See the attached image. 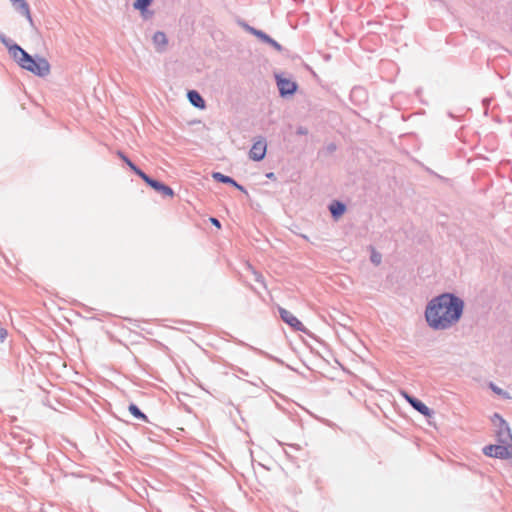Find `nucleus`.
I'll use <instances>...</instances> for the list:
<instances>
[{
	"instance_id": "obj_27",
	"label": "nucleus",
	"mask_w": 512,
	"mask_h": 512,
	"mask_svg": "<svg viewBox=\"0 0 512 512\" xmlns=\"http://www.w3.org/2000/svg\"><path fill=\"white\" fill-rule=\"evenodd\" d=\"M210 221H211L212 225H214L215 227H217V228L221 227V222L217 218L211 217Z\"/></svg>"
},
{
	"instance_id": "obj_22",
	"label": "nucleus",
	"mask_w": 512,
	"mask_h": 512,
	"mask_svg": "<svg viewBox=\"0 0 512 512\" xmlns=\"http://www.w3.org/2000/svg\"><path fill=\"white\" fill-rule=\"evenodd\" d=\"M242 27L247 31L249 32L250 34H252L253 36H255V32L256 31H260V29H257L253 26H250L249 24H247L246 22H242L241 23Z\"/></svg>"
},
{
	"instance_id": "obj_3",
	"label": "nucleus",
	"mask_w": 512,
	"mask_h": 512,
	"mask_svg": "<svg viewBox=\"0 0 512 512\" xmlns=\"http://www.w3.org/2000/svg\"><path fill=\"white\" fill-rule=\"evenodd\" d=\"M482 452L485 456L491 458H497L501 460L512 459V447L502 443L486 445L483 447Z\"/></svg>"
},
{
	"instance_id": "obj_32",
	"label": "nucleus",
	"mask_w": 512,
	"mask_h": 512,
	"mask_svg": "<svg viewBox=\"0 0 512 512\" xmlns=\"http://www.w3.org/2000/svg\"><path fill=\"white\" fill-rule=\"evenodd\" d=\"M131 170L132 168L134 167L135 163L131 161V159H127L125 162H124Z\"/></svg>"
},
{
	"instance_id": "obj_29",
	"label": "nucleus",
	"mask_w": 512,
	"mask_h": 512,
	"mask_svg": "<svg viewBox=\"0 0 512 512\" xmlns=\"http://www.w3.org/2000/svg\"><path fill=\"white\" fill-rule=\"evenodd\" d=\"M327 150L329 152H334L336 150V145L334 143H330L328 146H327Z\"/></svg>"
},
{
	"instance_id": "obj_21",
	"label": "nucleus",
	"mask_w": 512,
	"mask_h": 512,
	"mask_svg": "<svg viewBox=\"0 0 512 512\" xmlns=\"http://www.w3.org/2000/svg\"><path fill=\"white\" fill-rule=\"evenodd\" d=\"M492 422L496 424L498 422V425L503 426L505 423H508L499 413L495 412L491 418Z\"/></svg>"
},
{
	"instance_id": "obj_19",
	"label": "nucleus",
	"mask_w": 512,
	"mask_h": 512,
	"mask_svg": "<svg viewBox=\"0 0 512 512\" xmlns=\"http://www.w3.org/2000/svg\"><path fill=\"white\" fill-rule=\"evenodd\" d=\"M370 261L375 265L378 266L381 264L382 261V255L377 252L374 248H372L371 255H370Z\"/></svg>"
},
{
	"instance_id": "obj_7",
	"label": "nucleus",
	"mask_w": 512,
	"mask_h": 512,
	"mask_svg": "<svg viewBox=\"0 0 512 512\" xmlns=\"http://www.w3.org/2000/svg\"><path fill=\"white\" fill-rule=\"evenodd\" d=\"M145 183L147 186H149L154 191H156L157 193L161 194L164 197L173 198L175 195L174 190L170 186L151 176L147 178Z\"/></svg>"
},
{
	"instance_id": "obj_13",
	"label": "nucleus",
	"mask_w": 512,
	"mask_h": 512,
	"mask_svg": "<svg viewBox=\"0 0 512 512\" xmlns=\"http://www.w3.org/2000/svg\"><path fill=\"white\" fill-rule=\"evenodd\" d=\"M255 37L262 43L270 45L278 52H282L284 50V47L279 42H277L275 39H273L270 35H268L263 30L256 31Z\"/></svg>"
},
{
	"instance_id": "obj_6",
	"label": "nucleus",
	"mask_w": 512,
	"mask_h": 512,
	"mask_svg": "<svg viewBox=\"0 0 512 512\" xmlns=\"http://www.w3.org/2000/svg\"><path fill=\"white\" fill-rule=\"evenodd\" d=\"M401 395L404 399L411 405V407L416 410L418 413L423 415L426 418H430L433 416L434 411L429 408L423 401L418 399L417 397L411 395L407 391L402 390Z\"/></svg>"
},
{
	"instance_id": "obj_35",
	"label": "nucleus",
	"mask_w": 512,
	"mask_h": 512,
	"mask_svg": "<svg viewBox=\"0 0 512 512\" xmlns=\"http://www.w3.org/2000/svg\"><path fill=\"white\" fill-rule=\"evenodd\" d=\"M285 454L288 456V457H291L290 454L288 453V451H285Z\"/></svg>"
},
{
	"instance_id": "obj_11",
	"label": "nucleus",
	"mask_w": 512,
	"mask_h": 512,
	"mask_svg": "<svg viewBox=\"0 0 512 512\" xmlns=\"http://www.w3.org/2000/svg\"><path fill=\"white\" fill-rule=\"evenodd\" d=\"M331 217L337 221L339 220L347 211L346 204L341 200H332L328 206Z\"/></svg>"
},
{
	"instance_id": "obj_31",
	"label": "nucleus",
	"mask_w": 512,
	"mask_h": 512,
	"mask_svg": "<svg viewBox=\"0 0 512 512\" xmlns=\"http://www.w3.org/2000/svg\"><path fill=\"white\" fill-rule=\"evenodd\" d=\"M131 170L132 168L134 167L135 163L131 161V159H127L125 162H124Z\"/></svg>"
},
{
	"instance_id": "obj_8",
	"label": "nucleus",
	"mask_w": 512,
	"mask_h": 512,
	"mask_svg": "<svg viewBox=\"0 0 512 512\" xmlns=\"http://www.w3.org/2000/svg\"><path fill=\"white\" fill-rule=\"evenodd\" d=\"M267 152V143L265 139H260L253 143L250 151L249 158L255 162L262 161Z\"/></svg>"
},
{
	"instance_id": "obj_30",
	"label": "nucleus",
	"mask_w": 512,
	"mask_h": 512,
	"mask_svg": "<svg viewBox=\"0 0 512 512\" xmlns=\"http://www.w3.org/2000/svg\"><path fill=\"white\" fill-rule=\"evenodd\" d=\"M131 170L132 168L134 167L135 163L131 161V159H127L125 162H124Z\"/></svg>"
},
{
	"instance_id": "obj_1",
	"label": "nucleus",
	"mask_w": 512,
	"mask_h": 512,
	"mask_svg": "<svg viewBox=\"0 0 512 512\" xmlns=\"http://www.w3.org/2000/svg\"><path fill=\"white\" fill-rule=\"evenodd\" d=\"M464 300L452 292H443L428 301L425 321L432 330H447L456 325L463 316Z\"/></svg>"
},
{
	"instance_id": "obj_16",
	"label": "nucleus",
	"mask_w": 512,
	"mask_h": 512,
	"mask_svg": "<svg viewBox=\"0 0 512 512\" xmlns=\"http://www.w3.org/2000/svg\"><path fill=\"white\" fill-rule=\"evenodd\" d=\"M128 411L134 418L143 422H149L147 415L135 403L129 404Z\"/></svg>"
},
{
	"instance_id": "obj_28",
	"label": "nucleus",
	"mask_w": 512,
	"mask_h": 512,
	"mask_svg": "<svg viewBox=\"0 0 512 512\" xmlns=\"http://www.w3.org/2000/svg\"><path fill=\"white\" fill-rule=\"evenodd\" d=\"M266 177L270 180H276V175L274 172H268L266 173Z\"/></svg>"
},
{
	"instance_id": "obj_4",
	"label": "nucleus",
	"mask_w": 512,
	"mask_h": 512,
	"mask_svg": "<svg viewBox=\"0 0 512 512\" xmlns=\"http://www.w3.org/2000/svg\"><path fill=\"white\" fill-rule=\"evenodd\" d=\"M276 84L281 98L292 97L298 90V83L290 78H286L281 74L275 75Z\"/></svg>"
},
{
	"instance_id": "obj_17",
	"label": "nucleus",
	"mask_w": 512,
	"mask_h": 512,
	"mask_svg": "<svg viewBox=\"0 0 512 512\" xmlns=\"http://www.w3.org/2000/svg\"><path fill=\"white\" fill-rule=\"evenodd\" d=\"M153 3V0H135L133 3V7L135 10L141 12L144 16L145 12L148 11L149 6Z\"/></svg>"
},
{
	"instance_id": "obj_10",
	"label": "nucleus",
	"mask_w": 512,
	"mask_h": 512,
	"mask_svg": "<svg viewBox=\"0 0 512 512\" xmlns=\"http://www.w3.org/2000/svg\"><path fill=\"white\" fill-rule=\"evenodd\" d=\"M497 442L512 447V432L508 423L498 425L496 430Z\"/></svg>"
},
{
	"instance_id": "obj_33",
	"label": "nucleus",
	"mask_w": 512,
	"mask_h": 512,
	"mask_svg": "<svg viewBox=\"0 0 512 512\" xmlns=\"http://www.w3.org/2000/svg\"><path fill=\"white\" fill-rule=\"evenodd\" d=\"M289 447L293 448V449H296V450H299L300 449V446L297 445V444H290Z\"/></svg>"
},
{
	"instance_id": "obj_20",
	"label": "nucleus",
	"mask_w": 512,
	"mask_h": 512,
	"mask_svg": "<svg viewBox=\"0 0 512 512\" xmlns=\"http://www.w3.org/2000/svg\"><path fill=\"white\" fill-rule=\"evenodd\" d=\"M131 171H133V173L140 177L144 182L150 176L147 173H145L141 168H139L136 164L134 165Z\"/></svg>"
},
{
	"instance_id": "obj_18",
	"label": "nucleus",
	"mask_w": 512,
	"mask_h": 512,
	"mask_svg": "<svg viewBox=\"0 0 512 512\" xmlns=\"http://www.w3.org/2000/svg\"><path fill=\"white\" fill-rule=\"evenodd\" d=\"M488 386L492 390V392L495 393L496 395H499L504 399H510L509 393L507 391L503 390L502 388L498 387L495 383L490 382Z\"/></svg>"
},
{
	"instance_id": "obj_9",
	"label": "nucleus",
	"mask_w": 512,
	"mask_h": 512,
	"mask_svg": "<svg viewBox=\"0 0 512 512\" xmlns=\"http://www.w3.org/2000/svg\"><path fill=\"white\" fill-rule=\"evenodd\" d=\"M212 178L218 182V183H222V184H227V185H230L234 188H236L237 190L241 191L242 193H245V194H248V191L247 189L241 185L240 183H238L233 177L231 176H228V175H225L221 172H213L212 173Z\"/></svg>"
},
{
	"instance_id": "obj_14",
	"label": "nucleus",
	"mask_w": 512,
	"mask_h": 512,
	"mask_svg": "<svg viewBox=\"0 0 512 512\" xmlns=\"http://www.w3.org/2000/svg\"><path fill=\"white\" fill-rule=\"evenodd\" d=\"M13 7L21 15L25 16L29 23L33 26V19L30 12V7L26 0H10Z\"/></svg>"
},
{
	"instance_id": "obj_2",
	"label": "nucleus",
	"mask_w": 512,
	"mask_h": 512,
	"mask_svg": "<svg viewBox=\"0 0 512 512\" xmlns=\"http://www.w3.org/2000/svg\"><path fill=\"white\" fill-rule=\"evenodd\" d=\"M0 43L8 50L13 60L24 70L38 77L49 75L51 66L48 60L39 54L31 55L19 44L0 31Z\"/></svg>"
},
{
	"instance_id": "obj_23",
	"label": "nucleus",
	"mask_w": 512,
	"mask_h": 512,
	"mask_svg": "<svg viewBox=\"0 0 512 512\" xmlns=\"http://www.w3.org/2000/svg\"><path fill=\"white\" fill-rule=\"evenodd\" d=\"M253 349H254V351H256L257 353H259L260 355H263V356H265V357H267V358H269V359H271V360H274V361H276L277 363H282V361H281L280 359H278V358H276V357H273V356L269 355L268 353H266V352H264V351H262V350H260V349H255V348H253Z\"/></svg>"
},
{
	"instance_id": "obj_25",
	"label": "nucleus",
	"mask_w": 512,
	"mask_h": 512,
	"mask_svg": "<svg viewBox=\"0 0 512 512\" xmlns=\"http://www.w3.org/2000/svg\"><path fill=\"white\" fill-rule=\"evenodd\" d=\"M7 334V330L4 327L0 326V343H3L5 341Z\"/></svg>"
},
{
	"instance_id": "obj_34",
	"label": "nucleus",
	"mask_w": 512,
	"mask_h": 512,
	"mask_svg": "<svg viewBox=\"0 0 512 512\" xmlns=\"http://www.w3.org/2000/svg\"><path fill=\"white\" fill-rule=\"evenodd\" d=\"M448 116L453 118V119L455 118V116L451 112H448Z\"/></svg>"
},
{
	"instance_id": "obj_26",
	"label": "nucleus",
	"mask_w": 512,
	"mask_h": 512,
	"mask_svg": "<svg viewBox=\"0 0 512 512\" xmlns=\"http://www.w3.org/2000/svg\"><path fill=\"white\" fill-rule=\"evenodd\" d=\"M117 155L118 157L123 161L125 162L127 159H129V157L122 151L118 150L117 151Z\"/></svg>"
},
{
	"instance_id": "obj_24",
	"label": "nucleus",
	"mask_w": 512,
	"mask_h": 512,
	"mask_svg": "<svg viewBox=\"0 0 512 512\" xmlns=\"http://www.w3.org/2000/svg\"><path fill=\"white\" fill-rule=\"evenodd\" d=\"M295 133L299 136H304V135H307L308 134V129L304 126H298L296 128V131Z\"/></svg>"
},
{
	"instance_id": "obj_12",
	"label": "nucleus",
	"mask_w": 512,
	"mask_h": 512,
	"mask_svg": "<svg viewBox=\"0 0 512 512\" xmlns=\"http://www.w3.org/2000/svg\"><path fill=\"white\" fill-rule=\"evenodd\" d=\"M187 99H188L189 103L197 109L203 110L206 108V101L197 90H194V89L188 90L187 91Z\"/></svg>"
},
{
	"instance_id": "obj_5",
	"label": "nucleus",
	"mask_w": 512,
	"mask_h": 512,
	"mask_svg": "<svg viewBox=\"0 0 512 512\" xmlns=\"http://www.w3.org/2000/svg\"><path fill=\"white\" fill-rule=\"evenodd\" d=\"M278 313L281 320L289 325L294 331H300L307 335H310L309 330L303 325V323L294 316L290 311L287 309L279 306L278 307Z\"/></svg>"
},
{
	"instance_id": "obj_15",
	"label": "nucleus",
	"mask_w": 512,
	"mask_h": 512,
	"mask_svg": "<svg viewBox=\"0 0 512 512\" xmlns=\"http://www.w3.org/2000/svg\"><path fill=\"white\" fill-rule=\"evenodd\" d=\"M152 41L158 52H163L168 44V38L162 31H156L152 37Z\"/></svg>"
}]
</instances>
